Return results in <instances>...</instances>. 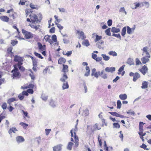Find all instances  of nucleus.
I'll use <instances>...</instances> for the list:
<instances>
[{"label":"nucleus","mask_w":151,"mask_h":151,"mask_svg":"<svg viewBox=\"0 0 151 151\" xmlns=\"http://www.w3.org/2000/svg\"><path fill=\"white\" fill-rule=\"evenodd\" d=\"M30 18H27L26 21L30 23L29 25L31 28L35 29L36 31L38 30L40 28L39 25H37L35 24L40 22L41 20V19H38L37 15L34 13H31L29 15Z\"/></svg>","instance_id":"1"},{"label":"nucleus","mask_w":151,"mask_h":151,"mask_svg":"<svg viewBox=\"0 0 151 151\" xmlns=\"http://www.w3.org/2000/svg\"><path fill=\"white\" fill-rule=\"evenodd\" d=\"M24 58L17 55L14 57V61L15 62H17V63L14 64L13 66H16L18 67L19 69L21 72H24L25 69V68L22 66L24 61Z\"/></svg>","instance_id":"2"},{"label":"nucleus","mask_w":151,"mask_h":151,"mask_svg":"<svg viewBox=\"0 0 151 151\" xmlns=\"http://www.w3.org/2000/svg\"><path fill=\"white\" fill-rule=\"evenodd\" d=\"M148 47L147 46L145 47L142 49V55L143 57L141 58V60L143 64H146L150 60L149 58L151 57L148 51Z\"/></svg>","instance_id":"3"},{"label":"nucleus","mask_w":151,"mask_h":151,"mask_svg":"<svg viewBox=\"0 0 151 151\" xmlns=\"http://www.w3.org/2000/svg\"><path fill=\"white\" fill-rule=\"evenodd\" d=\"M61 71L62 74L60 80L62 82H64L68 78L67 74L69 71L68 66L66 65L63 64Z\"/></svg>","instance_id":"4"},{"label":"nucleus","mask_w":151,"mask_h":151,"mask_svg":"<svg viewBox=\"0 0 151 151\" xmlns=\"http://www.w3.org/2000/svg\"><path fill=\"white\" fill-rule=\"evenodd\" d=\"M44 39L46 42H48L51 45L57 42V36L55 35H53L51 37V35H46L44 37Z\"/></svg>","instance_id":"5"},{"label":"nucleus","mask_w":151,"mask_h":151,"mask_svg":"<svg viewBox=\"0 0 151 151\" xmlns=\"http://www.w3.org/2000/svg\"><path fill=\"white\" fill-rule=\"evenodd\" d=\"M76 129H71L70 131V133L71 134V141L73 142V139L74 138L75 140L74 142L75 143V146L76 147H77L79 144V139L78 137L76 134Z\"/></svg>","instance_id":"6"},{"label":"nucleus","mask_w":151,"mask_h":151,"mask_svg":"<svg viewBox=\"0 0 151 151\" xmlns=\"http://www.w3.org/2000/svg\"><path fill=\"white\" fill-rule=\"evenodd\" d=\"M14 68L13 69L11 72L12 73V77L13 78L18 79L20 78L21 74L19 71V68L16 66H13Z\"/></svg>","instance_id":"7"},{"label":"nucleus","mask_w":151,"mask_h":151,"mask_svg":"<svg viewBox=\"0 0 151 151\" xmlns=\"http://www.w3.org/2000/svg\"><path fill=\"white\" fill-rule=\"evenodd\" d=\"M145 124V123H144L143 122H141L139 123V132L138 133L140 136V138L142 139L143 141H144L143 136H145L146 134L145 133L143 132L144 130L143 127Z\"/></svg>","instance_id":"8"},{"label":"nucleus","mask_w":151,"mask_h":151,"mask_svg":"<svg viewBox=\"0 0 151 151\" xmlns=\"http://www.w3.org/2000/svg\"><path fill=\"white\" fill-rule=\"evenodd\" d=\"M22 32L24 35V38L26 39L32 38L34 37V35L31 32L26 30L24 29H22Z\"/></svg>","instance_id":"9"},{"label":"nucleus","mask_w":151,"mask_h":151,"mask_svg":"<svg viewBox=\"0 0 151 151\" xmlns=\"http://www.w3.org/2000/svg\"><path fill=\"white\" fill-rule=\"evenodd\" d=\"M129 76H133V81L134 82H136L137 80L140 78V74L137 72H136L134 73L132 72H131L129 73Z\"/></svg>","instance_id":"10"},{"label":"nucleus","mask_w":151,"mask_h":151,"mask_svg":"<svg viewBox=\"0 0 151 151\" xmlns=\"http://www.w3.org/2000/svg\"><path fill=\"white\" fill-rule=\"evenodd\" d=\"M101 72L100 71H96V69L94 68L92 69L91 75L94 76L96 78H98L100 76Z\"/></svg>","instance_id":"11"},{"label":"nucleus","mask_w":151,"mask_h":151,"mask_svg":"<svg viewBox=\"0 0 151 151\" xmlns=\"http://www.w3.org/2000/svg\"><path fill=\"white\" fill-rule=\"evenodd\" d=\"M139 70L143 75H145L147 72L148 68L146 65H144Z\"/></svg>","instance_id":"12"},{"label":"nucleus","mask_w":151,"mask_h":151,"mask_svg":"<svg viewBox=\"0 0 151 151\" xmlns=\"http://www.w3.org/2000/svg\"><path fill=\"white\" fill-rule=\"evenodd\" d=\"M63 145L61 144L58 145L53 147V151H60L62 150Z\"/></svg>","instance_id":"13"},{"label":"nucleus","mask_w":151,"mask_h":151,"mask_svg":"<svg viewBox=\"0 0 151 151\" xmlns=\"http://www.w3.org/2000/svg\"><path fill=\"white\" fill-rule=\"evenodd\" d=\"M38 47L40 51H42L46 50V47L45 45H42L41 43L40 42L37 43Z\"/></svg>","instance_id":"14"},{"label":"nucleus","mask_w":151,"mask_h":151,"mask_svg":"<svg viewBox=\"0 0 151 151\" xmlns=\"http://www.w3.org/2000/svg\"><path fill=\"white\" fill-rule=\"evenodd\" d=\"M92 58L96 60V61H100L102 60V58L101 57H97V55L94 53H92Z\"/></svg>","instance_id":"15"},{"label":"nucleus","mask_w":151,"mask_h":151,"mask_svg":"<svg viewBox=\"0 0 151 151\" xmlns=\"http://www.w3.org/2000/svg\"><path fill=\"white\" fill-rule=\"evenodd\" d=\"M66 62L65 59L64 58L60 57L58 60V63L59 64H64Z\"/></svg>","instance_id":"16"},{"label":"nucleus","mask_w":151,"mask_h":151,"mask_svg":"<svg viewBox=\"0 0 151 151\" xmlns=\"http://www.w3.org/2000/svg\"><path fill=\"white\" fill-rule=\"evenodd\" d=\"M76 33L79 35L82 40L86 38V37L84 35L83 32L82 31L78 30L76 31Z\"/></svg>","instance_id":"17"},{"label":"nucleus","mask_w":151,"mask_h":151,"mask_svg":"<svg viewBox=\"0 0 151 151\" xmlns=\"http://www.w3.org/2000/svg\"><path fill=\"white\" fill-rule=\"evenodd\" d=\"M115 70V68L114 67H106L105 69V71L108 72L113 73Z\"/></svg>","instance_id":"18"},{"label":"nucleus","mask_w":151,"mask_h":151,"mask_svg":"<svg viewBox=\"0 0 151 151\" xmlns=\"http://www.w3.org/2000/svg\"><path fill=\"white\" fill-rule=\"evenodd\" d=\"M0 19L2 21L5 22H8L9 20V17L6 16H0Z\"/></svg>","instance_id":"19"},{"label":"nucleus","mask_w":151,"mask_h":151,"mask_svg":"<svg viewBox=\"0 0 151 151\" xmlns=\"http://www.w3.org/2000/svg\"><path fill=\"white\" fill-rule=\"evenodd\" d=\"M86 72L84 75L85 76H88L90 75V70L89 66H86L85 68Z\"/></svg>","instance_id":"20"},{"label":"nucleus","mask_w":151,"mask_h":151,"mask_svg":"<svg viewBox=\"0 0 151 151\" xmlns=\"http://www.w3.org/2000/svg\"><path fill=\"white\" fill-rule=\"evenodd\" d=\"M101 77L104 79H107L108 78V75L106 73L104 70H102L101 72Z\"/></svg>","instance_id":"21"},{"label":"nucleus","mask_w":151,"mask_h":151,"mask_svg":"<svg viewBox=\"0 0 151 151\" xmlns=\"http://www.w3.org/2000/svg\"><path fill=\"white\" fill-rule=\"evenodd\" d=\"M101 126L97 123L95 124L93 126L94 130H99L101 129Z\"/></svg>","instance_id":"22"},{"label":"nucleus","mask_w":151,"mask_h":151,"mask_svg":"<svg viewBox=\"0 0 151 151\" xmlns=\"http://www.w3.org/2000/svg\"><path fill=\"white\" fill-rule=\"evenodd\" d=\"M93 37L94 36H96V38L94 40L95 42H96L102 39V37L101 36H99L96 34L95 33H94L92 35Z\"/></svg>","instance_id":"23"},{"label":"nucleus","mask_w":151,"mask_h":151,"mask_svg":"<svg viewBox=\"0 0 151 151\" xmlns=\"http://www.w3.org/2000/svg\"><path fill=\"white\" fill-rule=\"evenodd\" d=\"M109 113L111 115L116 117H118L121 118L124 117V116L122 115H120L116 112H109Z\"/></svg>","instance_id":"24"},{"label":"nucleus","mask_w":151,"mask_h":151,"mask_svg":"<svg viewBox=\"0 0 151 151\" xmlns=\"http://www.w3.org/2000/svg\"><path fill=\"white\" fill-rule=\"evenodd\" d=\"M30 7L32 9H38L39 6L38 5L34 4L32 3H31L29 4Z\"/></svg>","instance_id":"25"},{"label":"nucleus","mask_w":151,"mask_h":151,"mask_svg":"<svg viewBox=\"0 0 151 151\" xmlns=\"http://www.w3.org/2000/svg\"><path fill=\"white\" fill-rule=\"evenodd\" d=\"M16 140L18 142H21L24 140V138L22 136H18L16 137Z\"/></svg>","instance_id":"26"},{"label":"nucleus","mask_w":151,"mask_h":151,"mask_svg":"<svg viewBox=\"0 0 151 151\" xmlns=\"http://www.w3.org/2000/svg\"><path fill=\"white\" fill-rule=\"evenodd\" d=\"M12 50L13 47H9L7 49V54L10 55L11 56L14 54L13 52H12Z\"/></svg>","instance_id":"27"},{"label":"nucleus","mask_w":151,"mask_h":151,"mask_svg":"<svg viewBox=\"0 0 151 151\" xmlns=\"http://www.w3.org/2000/svg\"><path fill=\"white\" fill-rule=\"evenodd\" d=\"M63 82V84L62 88L64 90L65 89H67L69 88V85L68 82Z\"/></svg>","instance_id":"28"},{"label":"nucleus","mask_w":151,"mask_h":151,"mask_svg":"<svg viewBox=\"0 0 151 151\" xmlns=\"http://www.w3.org/2000/svg\"><path fill=\"white\" fill-rule=\"evenodd\" d=\"M148 87V82L146 81H143L142 83L141 88L142 89H145Z\"/></svg>","instance_id":"29"},{"label":"nucleus","mask_w":151,"mask_h":151,"mask_svg":"<svg viewBox=\"0 0 151 151\" xmlns=\"http://www.w3.org/2000/svg\"><path fill=\"white\" fill-rule=\"evenodd\" d=\"M17 100L16 98H12L8 99L7 103L9 105H10L12 102L14 101H16Z\"/></svg>","instance_id":"30"},{"label":"nucleus","mask_w":151,"mask_h":151,"mask_svg":"<svg viewBox=\"0 0 151 151\" xmlns=\"http://www.w3.org/2000/svg\"><path fill=\"white\" fill-rule=\"evenodd\" d=\"M119 97L122 100L126 99L127 98V96L126 94H121L119 95Z\"/></svg>","instance_id":"31"},{"label":"nucleus","mask_w":151,"mask_h":151,"mask_svg":"<svg viewBox=\"0 0 151 151\" xmlns=\"http://www.w3.org/2000/svg\"><path fill=\"white\" fill-rule=\"evenodd\" d=\"M17 131V129L15 127H12L11 128L9 131V133L11 134L12 132L15 133L16 131Z\"/></svg>","instance_id":"32"},{"label":"nucleus","mask_w":151,"mask_h":151,"mask_svg":"<svg viewBox=\"0 0 151 151\" xmlns=\"http://www.w3.org/2000/svg\"><path fill=\"white\" fill-rule=\"evenodd\" d=\"M82 44L86 47H88L90 45L89 41L87 40H85L83 41L82 42Z\"/></svg>","instance_id":"33"},{"label":"nucleus","mask_w":151,"mask_h":151,"mask_svg":"<svg viewBox=\"0 0 151 151\" xmlns=\"http://www.w3.org/2000/svg\"><path fill=\"white\" fill-rule=\"evenodd\" d=\"M111 31L113 33H118L120 32L119 28H116L115 27H113L111 28Z\"/></svg>","instance_id":"34"},{"label":"nucleus","mask_w":151,"mask_h":151,"mask_svg":"<svg viewBox=\"0 0 151 151\" xmlns=\"http://www.w3.org/2000/svg\"><path fill=\"white\" fill-rule=\"evenodd\" d=\"M72 51H70L67 52L66 53H65L64 51L63 52V55H66L68 57L70 56L72 54Z\"/></svg>","instance_id":"35"},{"label":"nucleus","mask_w":151,"mask_h":151,"mask_svg":"<svg viewBox=\"0 0 151 151\" xmlns=\"http://www.w3.org/2000/svg\"><path fill=\"white\" fill-rule=\"evenodd\" d=\"M33 11L31 9H26L25 10V12L26 13V17H27V15H28L30 13H32V12Z\"/></svg>","instance_id":"36"},{"label":"nucleus","mask_w":151,"mask_h":151,"mask_svg":"<svg viewBox=\"0 0 151 151\" xmlns=\"http://www.w3.org/2000/svg\"><path fill=\"white\" fill-rule=\"evenodd\" d=\"M73 145V143L71 142H70L68 143V146H67V149H68L71 150L72 149V147Z\"/></svg>","instance_id":"37"},{"label":"nucleus","mask_w":151,"mask_h":151,"mask_svg":"<svg viewBox=\"0 0 151 151\" xmlns=\"http://www.w3.org/2000/svg\"><path fill=\"white\" fill-rule=\"evenodd\" d=\"M126 27H124L122 30L121 32V35L122 36L124 37L125 35L126 34Z\"/></svg>","instance_id":"38"},{"label":"nucleus","mask_w":151,"mask_h":151,"mask_svg":"<svg viewBox=\"0 0 151 151\" xmlns=\"http://www.w3.org/2000/svg\"><path fill=\"white\" fill-rule=\"evenodd\" d=\"M55 25L57 26V27L60 30V31L63 29V26H61L60 24H58V23L56 22V21H55Z\"/></svg>","instance_id":"39"},{"label":"nucleus","mask_w":151,"mask_h":151,"mask_svg":"<svg viewBox=\"0 0 151 151\" xmlns=\"http://www.w3.org/2000/svg\"><path fill=\"white\" fill-rule=\"evenodd\" d=\"M19 124L22 126L23 128L25 129H26L27 127L28 126L27 124L23 122L20 123Z\"/></svg>","instance_id":"40"},{"label":"nucleus","mask_w":151,"mask_h":151,"mask_svg":"<svg viewBox=\"0 0 151 151\" xmlns=\"http://www.w3.org/2000/svg\"><path fill=\"white\" fill-rule=\"evenodd\" d=\"M111 31V29L110 28H109L107 29H106L105 31V33L106 34V35L108 36H111V33L110 32Z\"/></svg>","instance_id":"41"},{"label":"nucleus","mask_w":151,"mask_h":151,"mask_svg":"<svg viewBox=\"0 0 151 151\" xmlns=\"http://www.w3.org/2000/svg\"><path fill=\"white\" fill-rule=\"evenodd\" d=\"M127 32L128 34H131L132 33V29L130 28L129 26H127Z\"/></svg>","instance_id":"42"},{"label":"nucleus","mask_w":151,"mask_h":151,"mask_svg":"<svg viewBox=\"0 0 151 151\" xmlns=\"http://www.w3.org/2000/svg\"><path fill=\"white\" fill-rule=\"evenodd\" d=\"M34 54L35 56L39 58L42 59L44 58L40 54H39L35 52H34Z\"/></svg>","instance_id":"43"},{"label":"nucleus","mask_w":151,"mask_h":151,"mask_svg":"<svg viewBox=\"0 0 151 151\" xmlns=\"http://www.w3.org/2000/svg\"><path fill=\"white\" fill-rule=\"evenodd\" d=\"M29 70L31 72V73L29 74V76L31 77V78L32 80H34L35 78V77L34 73L31 70Z\"/></svg>","instance_id":"44"},{"label":"nucleus","mask_w":151,"mask_h":151,"mask_svg":"<svg viewBox=\"0 0 151 151\" xmlns=\"http://www.w3.org/2000/svg\"><path fill=\"white\" fill-rule=\"evenodd\" d=\"M127 63L130 65H133L134 64L133 60L131 58H129L128 59Z\"/></svg>","instance_id":"45"},{"label":"nucleus","mask_w":151,"mask_h":151,"mask_svg":"<svg viewBox=\"0 0 151 151\" xmlns=\"http://www.w3.org/2000/svg\"><path fill=\"white\" fill-rule=\"evenodd\" d=\"M108 54L109 55H112L113 56H116L117 55L115 51H111L109 52Z\"/></svg>","instance_id":"46"},{"label":"nucleus","mask_w":151,"mask_h":151,"mask_svg":"<svg viewBox=\"0 0 151 151\" xmlns=\"http://www.w3.org/2000/svg\"><path fill=\"white\" fill-rule=\"evenodd\" d=\"M114 128H119L120 127V125L117 123H114L113 124Z\"/></svg>","instance_id":"47"},{"label":"nucleus","mask_w":151,"mask_h":151,"mask_svg":"<svg viewBox=\"0 0 151 151\" xmlns=\"http://www.w3.org/2000/svg\"><path fill=\"white\" fill-rule=\"evenodd\" d=\"M120 12L124 13L125 15L127 14V12L125 11V9L124 7H121L120 8L119 10Z\"/></svg>","instance_id":"48"},{"label":"nucleus","mask_w":151,"mask_h":151,"mask_svg":"<svg viewBox=\"0 0 151 151\" xmlns=\"http://www.w3.org/2000/svg\"><path fill=\"white\" fill-rule=\"evenodd\" d=\"M101 56L103 57L104 59L106 61L109 60L110 58L109 56H107L105 54H102Z\"/></svg>","instance_id":"49"},{"label":"nucleus","mask_w":151,"mask_h":151,"mask_svg":"<svg viewBox=\"0 0 151 151\" xmlns=\"http://www.w3.org/2000/svg\"><path fill=\"white\" fill-rule=\"evenodd\" d=\"M1 107L3 110L6 109L7 107V104L6 102L3 103L1 106Z\"/></svg>","instance_id":"50"},{"label":"nucleus","mask_w":151,"mask_h":151,"mask_svg":"<svg viewBox=\"0 0 151 151\" xmlns=\"http://www.w3.org/2000/svg\"><path fill=\"white\" fill-rule=\"evenodd\" d=\"M122 104L120 100H118L117 102V109H120L121 107Z\"/></svg>","instance_id":"51"},{"label":"nucleus","mask_w":151,"mask_h":151,"mask_svg":"<svg viewBox=\"0 0 151 151\" xmlns=\"http://www.w3.org/2000/svg\"><path fill=\"white\" fill-rule=\"evenodd\" d=\"M136 65H141L142 63L138 58H136L135 59Z\"/></svg>","instance_id":"52"},{"label":"nucleus","mask_w":151,"mask_h":151,"mask_svg":"<svg viewBox=\"0 0 151 151\" xmlns=\"http://www.w3.org/2000/svg\"><path fill=\"white\" fill-rule=\"evenodd\" d=\"M98 138L99 142V145L100 147H101L102 145L101 137H100V135H99L98 136Z\"/></svg>","instance_id":"53"},{"label":"nucleus","mask_w":151,"mask_h":151,"mask_svg":"<svg viewBox=\"0 0 151 151\" xmlns=\"http://www.w3.org/2000/svg\"><path fill=\"white\" fill-rule=\"evenodd\" d=\"M112 36H113L115 37H117L120 40L121 39V36L119 34H113L112 35Z\"/></svg>","instance_id":"54"},{"label":"nucleus","mask_w":151,"mask_h":151,"mask_svg":"<svg viewBox=\"0 0 151 151\" xmlns=\"http://www.w3.org/2000/svg\"><path fill=\"white\" fill-rule=\"evenodd\" d=\"M18 43L17 40H12L11 41V44L12 46H14L17 44Z\"/></svg>","instance_id":"55"},{"label":"nucleus","mask_w":151,"mask_h":151,"mask_svg":"<svg viewBox=\"0 0 151 151\" xmlns=\"http://www.w3.org/2000/svg\"><path fill=\"white\" fill-rule=\"evenodd\" d=\"M27 1L25 0H20L19 3V5H24L25 4V3Z\"/></svg>","instance_id":"56"},{"label":"nucleus","mask_w":151,"mask_h":151,"mask_svg":"<svg viewBox=\"0 0 151 151\" xmlns=\"http://www.w3.org/2000/svg\"><path fill=\"white\" fill-rule=\"evenodd\" d=\"M124 65L122 66L118 70V74H120L121 73V72L123 70L124 68Z\"/></svg>","instance_id":"57"},{"label":"nucleus","mask_w":151,"mask_h":151,"mask_svg":"<svg viewBox=\"0 0 151 151\" xmlns=\"http://www.w3.org/2000/svg\"><path fill=\"white\" fill-rule=\"evenodd\" d=\"M104 150L106 151H108V147L106 145V142L105 141L104 142Z\"/></svg>","instance_id":"58"},{"label":"nucleus","mask_w":151,"mask_h":151,"mask_svg":"<svg viewBox=\"0 0 151 151\" xmlns=\"http://www.w3.org/2000/svg\"><path fill=\"white\" fill-rule=\"evenodd\" d=\"M140 147L143 148L145 150H149V149L147 148V146L146 145L144 144H143L142 145L140 146Z\"/></svg>","instance_id":"59"},{"label":"nucleus","mask_w":151,"mask_h":151,"mask_svg":"<svg viewBox=\"0 0 151 151\" xmlns=\"http://www.w3.org/2000/svg\"><path fill=\"white\" fill-rule=\"evenodd\" d=\"M23 114L24 115L23 117L24 118H26V117H28V113L27 111H25L24 110H22Z\"/></svg>","instance_id":"60"},{"label":"nucleus","mask_w":151,"mask_h":151,"mask_svg":"<svg viewBox=\"0 0 151 151\" xmlns=\"http://www.w3.org/2000/svg\"><path fill=\"white\" fill-rule=\"evenodd\" d=\"M54 17L55 19V21L56 22L58 23L60 22L61 20L60 19H58V17L56 15H55Z\"/></svg>","instance_id":"61"},{"label":"nucleus","mask_w":151,"mask_h":151,"mask_svg":"<svg viewBox=\"0 0 151 151\" xmlns=\"http://www.w3.org/2000/svg\"><path fill=\"white\" fill-rule=\"evenodd\" d=\"M55 27H53L50 30V32L51 33H54L55 32Z\"/></svg>","instance_id":"62"},{"label":"nucleus","mask_w":151,"mask_h":151,"mask_svg":"<svg viewBox=\"0 0 151 151\" xmlns=\"http://www.w3.org/2000/svg\"><path fill=\"white\" fill-rule=\"evenodd\" d=\"M27 92H28V93H30V94H33L34 92V91L32 89H28L27 90Z\"/></svg>","instance_id":"63"},{"label":"nucleus","mask_w":151,"mask_h":151,"mask_svg":"<svg viewBox=\"0 0 151 151\" xmlns=\"http://www.w3.org/2000/svg\"><path fill=\"white\" fill-rule=\"evenodd\" d=\"M46 134L48 135L50 132L51 129H45Z\"/></svg>","instance_id":"64"}]
</instances>
